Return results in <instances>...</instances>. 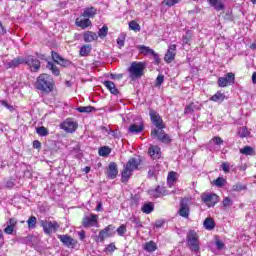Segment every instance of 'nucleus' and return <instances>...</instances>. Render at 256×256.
I'll list each match as a JSON object with an SVG mask.
<instances>
[{
    "mask_svg": "<svg viewBox=\"0 0 256 256\" xmlns=\"http://www.w3.org/2000/svg\"><path fill=\"white\" fill-rule=\"evenodd\" d=\"M58 239L66 246V247H75L77 242L75 239L71 238L69 235H59Z\"/></svg>",
    "mask_w": 256,
    "mask_h": 256,
    "instance_id": "aec40b11",
    "label": "nucleus"
},
{
    "mask_svg": "<svg viewBox=\"0 0 256 256\" xmlns=\"http://www.w3.org/2000/svg\"><path fill=\"white\" fill-rule=\"evenodd\" d=\"M46 67L47 69L52 71L53 75H55L56 77H59V74L61 72L59 71V68L57 67V65H55L53 62H47Z\"/></svg>",
    "mask_w": 256,
    "mask_h": 256,
    "instance_id": "72a5a7b5",
    "label": "nucleus"
},
{
    "mask_svg": "<svg viewBox=\"0 0 256 256\" xmlns=\"http://www.w3.org/2000/svg\"><path fill=\"white\" fill-rule=\"evenodd\" d=\"M15 227H17V219L10 218L7 223V227L4 229V233H6V235H13V231H15Z\"/></svg>",
    "mask_w": 256,
    "mask_h": 256,
    "instance_id": "412c9836",
    "label": "nucleus"
},
{
    "mask_svg": "<svg viewBox=\"0 0 256 256\" xmlns=\"http://www.w3.org/2000/svg\"><path fill=\"white\" fill-rule=\"evenodd\" d=\"M95 15H97V9L93 6L84 9L82 13V17H87L88 19L93 18Z\"/></svg>",
    "mask_w": 256,
    "mask_h": 256,
    "instance_id": "bb28decb",
    "label": "nucleus"
},
{
    "mask_svg": "<svg viewBox=\"0 0 256 256\" xmlns=\"http://www.w3.org/2000/svg\"><path fill=\"white\" fill-rule=\"evenodd\" d=\"M149 115L153 125H155L157 129H165V124L163 123V119L159 113H157L155 110H150Z\"/></svg>",
    "mask_w": 256,
    "mask_h": 256,
    "instance_id": "ddd939ff",
    "label": "nucleus"
},
{
    "mask_svg": "<svg viewBox=\"0 0 256 256\" xmlns=\"http://www.w3.org/2000/svg\"><path fill=\"white\" fill-rule=\"evenodd\" d=\"M100 130H101V132H102L104 135H107V136L111 135V128H107V127H105V126H101V127H100Z\"/></svg>",
    "mask_w": 256,
    "mask_h": 256,
    "instance_id": "5fc2aeb1",
    "label": "nucleus"
},
{
    "mask_svg": "<svg viewBox=\"0 0 256 256\" xmlns=\"http://www.w3.org/2000/svg\"><path fill=\"white\" fill-rule=\"evenodd\" d=\"M223 207L225 209H229V207L233 206V200L230 197H225L222 201Z\"/></svg>",
    "mask_w": 256,
    "mask_h": 256,
    "instance_id": "c03bdc74",
    "label": "nucleus"
},
{
    "mask_svg": "<svg viewBox=\"0 0 256 256\" xmlns=\"http://www.w3.org/2000/svg\"><path fill=\"white\" fill-rule=\"evenodd\" d=\"M33 147L34 149H41V142H39V140H35L33 142Z\"/></svg>",
    "mask_w": 256,
    "mask_h": 256,
    "instance_id": "0e129e2a",
    "label": "nucleus"
},
{
    "mask_svg": "<svg viewBox=\"0 0 256 256\" xmlns=\"http://www.w3.org/2000/svg\"><path fill=\"white\" fill-rule=\"evenodd\" d=\"M27 224H28V228H29V229H35V227H37V217L31 216V217L27 220Z\"/></svg>",
    "mask_w": 256,
    "mask_h": 256,
    "instance_id": "79ce46f5",
    "label": "nucleus"
},
{
    "mask_svg": "<svg viewBox=\"0 0 256 256\" xmlns=\"http://www.w3.org/2000/svg\"><path fill=\"white\" fill-rule=\"evenodd\" d=\"M187 247L192 253H201V242L199 241V234L195 230H190L186 236Z\"/></svg>",
    "mask_w": 256,
    "mask_h": 256,
    "instance_id": "7ed1b4c3",
    "label": "nucleus"
},
{
    "mask_svg": "<svg viewBox=\"0 0 256 256\" xmlns=\"http://www.w3.org/2000/svg\"><path fill=\"white\" fill-rule=\"evenodd\" d=\"M95 111V107L93 106H79L77 108L78 113H93Z\"/></svg>",
    "mask_w": 256,
    "mask_h": 256,
    "instance_id": "e433bc0d",
    "label": "nucleus"
},
{
    "mask_svg": "<svg viewBox=\"0 0 256 256\" xmlns=\"http://www.w3.org/2000/svg\"><path fill=\"white\" fill-rule=\"evenodd\" d=\"M137 49L139 50L141 55H155V51L148 46L138 45Z\"/></svg>",
    "mask_w": 256,
    "mask_h": 256,
    "instance_id": "cd10ccee",
    "label": "nucleus"
},
{
    "mask_svg": "<svg viewBox=\"0 0 256 256\" xmlns=\"http://www.w3.org/2000/svg\"><path fill=\"white\" fill-rule=\"evenodd\" d=\"M240 153L242 155H255V149L251 146H245L244 148L240 149Z\"/></svg>",
    "mask_w": 256,
    "mask_h": 256,
    "instance_id": "58836bf2",
    "label": "nucleus"
},
{
    "mask_svg": "<svg viewBox=\"0 0 256 256\" xmlns=\"http://www.w3.org/2000/svg\"><path fill=\"white\" fill-rule=\"evenodd\" d=\"M99 36L95 32L87 31L83 34V39L85 43H93V41H97Z\"/></svg>",
    "mask_w": 256,
    "mask_h": 256,
    "instance_id": "393cba45",
    "label": "nucleus"
},
{
    "mask_svg": "<svg viewBox=\"0 0 256 256\" xmlns=\"http://www.w3.org/2000/svg\"><path fill=\"white\" fill-rule=\"evenodd\" d=\"M103 85L110 91L112 95H119V90L115 86V83L111 81H104Z\"/></svg>",
    "mask_w": 256,
    "mask_h": 256,
    "instance_id": "a878e982",
    "label": "nucleus"
},
{
    "mask_svg": "<svg viewBox=\"0 0 256 256\" xmlns=\"http://www.w3.org/2000/svg\"><path fill=\"white\" fill-rule=\"evenodd\" d=\"M113 235H115V226L108 225L99 232L97 241L98 243H103L107 237H113Z\"/></svg>",
    "mask_w": 256,
    "mask_h": 256,
    "instance_id": "6e6552de",
    "label": "nucleus"
},
{
    "mask_svg": "<svg viewBox=\"0 0 256 256\" xmlns=\"http://www.w3.org/2000/svg\"><path fill=\"white\" fill-rule=\"evenodd\" d=\"M234 84H235V74L232 72L227 73L225 77L218 78L219 87H228V85H234Z\"/></svg>",
    "mask_w": 256,
    "mask_h": 256,
    "instance_id": "9b49d317",
    "label": "nucleus"
},
{
    "mask_svg": "<svg viewBox=\"0 0 256 256\" xmlns=\"http://www.w3.org/2000/svg\"><path fill=\"white\" fill-rule=\"evenodd\" d=\"M52 59L55 63L61 65L62 67H69V65H71V62L69 60L61 57V55H59V53L57 52L52 51Z\"/></svg>",
    "mask_w": 256,
    "mask_h": 256,
    "instance_id": "6ab92c4d",
    "label": "nucleus"
},
{
    "mask_svg": "<svg viewBox=\"0 0 256 256\" xmlns=\"http://www.w3.org/2000/svg\"><path fill=\"white\" fill-rule=\"evenodd\" d=\"M144 251H147L148 253H153L157 251V243L154 241L146 242L143 246Z\"/></svg>",
    "mask_w": 256,
    "mask_h": 256,
    "instance_id": "c756f323",
    "label": "nucleus"
},
{
    "mask_svg": "<svg viewBox=\"0 0 256 256\" xmlns=\"http://www.w3.org/2000/svg\"><path fill=\"white\" fill-rule=\"evenodd\" d=\"M153 209H155V206L153 205V203L149 202V203H145L142 206L141 211L146 213V215H149L150 213H153Z\"/></svg>",
    "mask_w": 256,
    "mask_h": 256,
    "instance_id": "f704fd0d",
    "label": "nucleus"
},
{
    "mask_svg": "<svg viewBox=\"0 0 256 256\" xmlns=\"http://www.w3.org/2000/svg\"><path fill=\"white\" fill-rule=\"evenodd\" d=\"M131 79H140L145 71V63L143 62H133L128 69Z\"/></svg>",
    "mask_w": 256,
    "mask_h": 256,
    "instance_id": "20e7f679",
    "label": "nucleus"
},
{
    "mask_svg": "<svg viewBox=\"0 0 256 256\" xmlns=\"http://www.w3.org/2000/svg\"><path fill=\"white\" fill-rule=\"evenodd\" d=\"M106 175L108 179H116L119 175V168H117V163L112 162L109 164Z\"/></svg>",
    "mask_w": 256,
    "mask_h": 256,
    "instance_id": "a211bd4d",
    "label": "nucleus"
},
{
    "mask_svg": "<svg viewBox=\"0 0 256 256\" xmlns=\"http://www.w3.org/2000/svg\"><path fill=\"white\" fill-rule=\"evenodd\" d=\"M24 63L25 65L28 66V69L32 72V73H37V71H39V69H41V62L39 61V59L35 58L34 56H27L24 58Z\"/></svg>",
    "mask_w": 256,
    "mask_h": 256,
    "instance_id": "423d86ee",
    "label": "nucleus"
},
{
    "mask_svg": "<svg viewBox=\"0 0 256 256\" xmlns=\"http://www.w3.org/2000/svg\"><path fill=\"white\" fill-rule=\"evenodd\" d=\"M182 41L184 45L189 44V41H191V33L187 32L186 35L183 36Z\"/></svg>",
    "mask_w": 256,
    "mask_h": 256,
    "instance_id": "864d4df0",
    "label": "nucleus"
},
{
    "mask_svg": "<svg viewBox=\"0 0 256 256\" xmlns=\"http://www.w3.org/2000/svg\"><path fill=\"white\" fill-rule=\"evenodd\" d=\"M150 197H154V199H158V197H165L167 195V190L163 186H157L155 189H150L148 191Z\"/></svg>",
    "mask_w": 256,
    "mask_h": 256,
    "instance_id": "dca6fc26",
    "label": "nucleus"
},
{
    "mask_svg": "<svg viewBox=\"0 0 256 256\" xmlns=\"http://www.w3.org/2000/svg\"><path fill=\"white\" fill-rule=\"evenodd\" d=\"M163 81H165V76L158 75L156 78V87H161V85H163Z\"/></svg>",
    "mask_w": 256,
    "mask_h": 256,
    "instance_id": "603ef678",
    "label": "nucleus"
},
{
    "mask_svg": "<svg viewBox=\"0 0 256 256\" xmlns=\"http://www.w3.org/2000/svg\"><path fill=\"white\" fill-rule=\"evenodd\" d=\"M129 133H141L143 131V123L139 124H131L130 127L128 128Z\"/></svg>",
    "mask_w": 256,
    "mask_h": 256,
    "instance_id": "7c9ffc66",
    "label": "nucleus"
},
{
    "mask_svg": "<svg viewBox=\"0 0 256 256\" xmlns=\"http://www.w3.org/2000/svg\"><path fill=\"white\" fill-rule=\"evenodd\" d=\"M216 247H217V249H223V247H225V243H223L222 241H220V240H217L216 241Z\"/></svg>",
    "mask_w": 256,
    "mask_h": 256,
    "instance_id": "bf43d9fd",
    "label": "nucleus"
},
{
    "mask_svg": "<svg viewBox=\"0 0 256 256\" xmlns=\"http://www.w3.org/2000/svg\"><path fill=\"white\" fill-rule=\"evenodd\" d=\"M55 83L49 74H40L36 81V88L44 93H51Z\"/></svg>",
    "mask_w": 256,
    "mask_h": 256,
    "instance_id": "f03ea898",
    "label": "nucleus"
},
{
    "mask_svg": "<svg viewBox=\"0 0 256 256\" xmlns=\"http://www.w3.org/2000/svg\"><path fill=\"white\" fill-rule=\"evenodd\" d=\"M76 27H80L81 29H87V27H91L92 22L89 18L83 17V14L76 18L75 20Z\"/></svg>",
    "mask_w": 256,
    "mask_h": 256,
    "instance_id": "f3484780",
    "label": "nucleus"
},
{
    "mask_svg": "<svg viewBox=\"0 0 256 256\" xmlns=\"http://www.w3.org/2000/svg\"><path fill=\"white\" fill-rule=\"evenodd\" d=\"M181 0H164L163 5H167V7H173V5H177Z\"/></svg>",
    "mask_w": 256,
    "mask_h": 256,
    "instance_id": "09e8293b",
    "label": "nucleus"
},
{
    "mask_svg": "<svg viewBox=\"0 0 256 256\" xmlns=\"http://www.w3.org/2000/svg\"><path fill=\"white\" fill-rule=\"evenodd\" d=\"M42 227L46 235H51L59 229V223L57 221H42Z\"/></svg>",
    "mask_w": 256,
    "mask_h": 256,
    "instance_id": "9d476101",
    "label": "nucleus"
},
{
    "mask_svg": "<svg viewBox=\"0 0 256 256\" xmlns=\"http://www.w3.org/2000/svg\"><path fill=\"white\" fill-rule=\"evenodd\" d=\"M175 181H177V172H169L167 177V183L169 187H172L174 185Z\"/></svg>",
    "mask_w": 256,
    "mask_h": 256,
    "instance_id": "c9c22d12",
    "label": "nucleus"
},
{
    "mask_svg": "<svg viewBox=\"0 0 256 256\" xmlns=\"http://www.w3.org/2000/svg\"><path fill=\"white\" fill-rule=\"evenodd\" d=\"M117 44L120 46V47H123V45H125V38L124 37H119L117 39Z\"/></svg>",
    "mask_w": 256,
    "mask_h": 256,
    "instance_id": "13d9d810",
    "label": "nucleus"
},
{
    "mask_svg": "<svg viewBox=\"0 0 256 256\" xmlns=\"http://www.w3.org/2000/svg\"><path fill=\"white\" fill-rule=\"evenodd\" d=\"M117 233L120 237H123V235H125L127 233V226H125V224H122L118 229H117Z\"/></svg>",
    "mask_w": 256,
    "mask_h": 256,
    "instance_id": "de8ad7c7",
    "label": "nucleus"
},
{
    "mask_svg": "<svg viewBox=\"0 0 256 256\" xmlns=\"http://www.w3.org/2000/svg\"><path fill=\"white\" fill-rule=\"evenodd\" d=\"M175 55H177V45L171 44L164 56L165 63H173L175 61Z\"/></svg>",
    "mask_w": 256,
    "mask_h": 256,
    "instance_id": "4468645a",
    "label": "nucleus"
},
{
    "mask_svg": "<svg viewBox=\"0 0 256 256\" xmlns=\"http://www.w3.org/2000/svg\"><path fill=\"white\" fill-rule=\"evenodd\" d=\"M152 56L154 57V60L157 63V65H159L161 63V59L159 58V54L154 52V54H152Z\"/></svg>",
    "mask_w": 256,
    "mask_h": 256,
    "instance_id": "680f3d73",
    "label": "nucleus"
},
{
    "mask_svg": "<svg viewBox=\"0 0 256 256\" xmlns=\"http://www.w3.org/2000/svg\"><path fill=\"white\" fill-rule=\"evenodd\" d=\"M252 83H254V85H256V72H253V74H252Z\"/></svg>",
    "mask_w": 256,
    "mask_h": 256,
    "instance_id": "774afa93",
    "label": "nucleus"
},
{
    "mask_svg": "<svg viewBox=\"0 0 256 256\" xmlns=\"http://www.w3.org/2000/svg\"><path fill=\"white\" fill-rule=\"evenodd\" d=\"M221 167H222V171H224V173H229V170L231 169V163L223 162L221 164Z\"/></svg>",
    "mask_w": 256,
    "mask_h": 256,
    "instance_id": "8fccbe9b",
    "label": "nucleus"
},
{
    "mask_svg": "<svg viewBox=\"0 0 256 256\" xmlns=\"http://www.w3.org/2000/svg\"><path fill=\"white\" fill-rule=\"evenodd\" d=\"M201 199L207 207H215L219 203V197L215 193L204 192L201 195Z\"/></svg>",
    "mask_w": 256,
    "mask_h": 256,
    "instance_id": "39448f33",
    "label": "nucleus"
},
{
    "mask_svg": "<svg viewBox=\"0 0 256 256\" xmlns=\"http://www.w3.org/2000/svg\"><path fill=\"white\" fill-rule=\"evenodd\" d=\"M224 99H226L225 93H222L221 91L216 92L210 97V101H214V103H223Z\"/></svg>",
    "mask_w": 256,
    "mask_h": 256,
    "instance_id": "c85d7f7f",
    "label": "nucleus"
},
{
    "mask_svg": "<svg viewBox=\"0 0 256 256\" xmlns=\"http://www.w3.org/2000/svg\"><path fill=\"white\" fill-rule=\"evenodd\" d=\"M82 225L86 229L89 227H99V216L91 213L90 215L84 216L82 219Z\"/></svg>",
    "mask_w": 256,
    "mask_h": 256,
    "instance_id": "0eeeda50",
    "label": "nucleus"
},
{
    "mask_svg": "<svg viewBox=\"0 0 256 256\" xmlns=\"http://www.w3.org/2000/svg\"><path fill=\"white\" fill-rule=\"evenodd\" d=\"M78 236H79V239H80L81 241H83V240L85 239V237H86L85 231H84V230L79 231V232H78Z\"/></svg>",
    "mask_w": 256,
    "mask_h": 256,
    "instance_id": "052dcab7",
    "label": "nucleus"
},
{
    "mask_svg": "<svg viewBox=\"0 0 256 256\" xmlns=\"http://www.w3.org/2000/svg\"><path fill=\"white\" fill-rule=\"evenodd\" d=\"M107 33H109V28L107 26H103L99 32H98V36L103 39V37H107Z\"/></svg>",
    "mask_w": 256,
    "mask_h": 256,
    "instance_id": "a18cd8bd",
    "label": "nucleus"
},
{
    "mask_svg": "<svg viewBox=\"0 0 256 256\" xmlns=\"http://www.w3.org/2000/svg\"><path fill=\"white\" fill-rule=\"evenodd\" d=\"M23 63H25V57H17L9 62H6V65L10 69H15V67H19L20 65H23Z\"/></svg>",
    "mask_w": 256,
    "mask_h": 256,
    "instance_id": "5701e85b",
    "label": "nucleus"
},
{
    "mask_svg": "<svg viewBox=\"0 0 256 256\" xmlns=\"http://www.w3.org/2000/svg\"><path fill=\"white\" fill-rule=\"evenodd\" d=\"M91 53V45H84L80 48V56L87 57Z\"/></svg>",
    "mask_w": 256,
    "mask_h": 256,
    "instance_id": "4c0bfd02",
    "label": "nucleus"
},
{
    "mask_svg": "<svg viewBox=\"0 0 256 256\" xmlns=\"http://www.w3.org/2000/svg\"><path fill=\"white\" fill-rule=\"evenodd\" d=\"M148 153L152 159L161 158V148H159V146L151 145L148 149Z\"/></svg>",
    "mask_w": 256,
    "mask_h": 256,
    "instance_id": "4be33fe9",
    "label": "nucleus"
},
{
    "mask_svg": "<svg viewBox=\"0 0 256 256\" xmlns=\"http://www.w3.org/2000/svg\"><path fill=\"white\" fill-rule=\"evenodd\" d=\"M129 28L132 31H135V33H139V31H141V25H139V23H137L135 20L129 22Z\"/></svg>",
    "mask_w": 256,
    "mask_h": 256,
    "instance_id": "ea45409f",
    "label": "nucleus"
},
{
    "mask_svg": "<svg viewBox=\"0 0 256 256\" xmlns=\"http://www.w3.org/2000/svg\"><path fill=\"white\" fill-rule=\"evenodd\" d=\"M243 189H245V186L241 184H236L232 187V191H243Z\"/></svg>",
    "mask_w": 256,
    "mask_h": 256,
    "instance_id": "6e6d98bb",
    "label": "nucleus"
},
{
    "mask_svg": "<svg viewBox=\"0 0 256 256\" xmlns=\"http://www.w3.org/2000/svg\"><path fill=\"white\" fill-rule=\"evenodd\" d=\"M215 185L216 187H223L225 185V183H227V180H225V178L223 177H219L215 180Z\"/></svg>",
    "mask_w": 256,
    "mask_h": 256,
    "instance_id": "49530a36",
    "label": "nucleus"
},
{
    "mask_svg": "<svg viewBox=\"0 0 256 256\" xmlns=\"http://www.w3.org/2000/svg\"><path fill=\"white\" fill-rule=\"evenodd\" d=\"M210 143H215V145H223V139L219 136H215L210 140Z\"/></svg>",
    "mask_w": 256,
    "mask_h": 256,
    "instance_id": "3c124183",
    "label": "nucleus"
},
{
    "mask_svg": "<svg viewBox=\"0 0 256 256\" xmlns=\"http://www.w3.org/2000/svg\"><path fill=\"white\" fill-rule=\"evenodd\" d=\"M98 155L100 157H109V155H111V148L109 146L100 147L98 150Z\"/></svg>",
    "mask_w": 256,
    "mask_h": 256,
    "instance_id": "473e14b6",
    "label": "nucleus"
},
{
    "mask_svg": "<svg viewBox=\"0 0 256 256\" xmlns=\"http://www.w3.org/2000/svg\"><path fill=\"white\" fill-rule=\"evenodd\" d=\"M111 137H119V131L110 129Z\"/></svg>",
    "mask_w": 256,
    "mask_h": 256,
    "instance_id": "69168bd1",
    "label": "nucleus"
},
{
    "mask_svg": "<svg viewBox=\"0 0 256 256\" xmlns=\"http://www.w3.org/2000/svg\"><path fill=\"white\" fill-rule=\"evenodd\" d=\"M139 165H141V159L139 158H130L128 162L124 165L122 173H121V181L122 183H127L131 176L133 175V171L139 169Z\"/></svg>",
    "mask_w": 256,
    "mask_h": 256,
    "instance_id": "f257e3e1",
    "label": "nucleus"
},
{
    "mask_svg": "<svg viewBox=\"0 0 256 256\" xmlns=\"http://www.w3.org/2000/svg\"><path fill=\"white\" fill-rule=\"evenodd\" d=\"M238 135L241 137V139L249 136V130L247 127L243 126L238 129Z\"/></svg>",
    "mask_w": 256,
    "mask_h": 256,
    "instance_id": "37998d69",
    "label": "nucleus"
},
{
    "mask_svg": "<svg viewBox=\"0 0 256 256\" xmlns=\"http://www.w3.org/2000/svg\"><path fill=\"white\" fill-rule=\"evenodd\" d=\"M164 224H165V222H164L163 220H158V221H156V227H157V228L163 227Z\"/></svg>",
    "mask_w": 256,
    "mask_h": 256,
    "instance_id": "338daca9",
    "label": "nucleus"
},
{
    "mask_svg": "<svg viewBox=\"0 0 256 256\" xmlns=\"http://www.w3.org/2000/svg\"><path fill=\"white\" fill-rule=\"evenodd\" d=\"M60 127L66 131V133H75L77 131V127L79 125L76 121H73V119H67L63 123L60 124Z\"/></svg>",
    "mask_w": 256,
    "mask_h": 256,
    "instance_id": "f8f14e48",
    "label": "nucleus"
},
{
    "mask_svg": "<svg viewBox=\"0 0 256 256\" xmlns=\"http://www.w3.org/2000/svg\"><path fill=\"white\" fill-rule=\"evenodd\" d=\"M210 7H213L216 11H223L225 9V0H208Z\"/></svg>",
    "mask_w": 256,
    "mask_h": 256,
    "instance_id": "b1692460",
    "label": "nucleus"
},
{
    "mask_svg": "<svg viewBox=\"0 0 256 256\" xmlns=\"http://www.w3.org/2000/svg\"><path fill=\"white\" fill-rule=\"evenodd\" d=\"M180 217H184V219L189 218L190 208H189V200L182 199L180 202V209L178 211Z\"/></svg>",
    "mask_w": 256,
    "mask_h": 256,
    "instance_id": "2eb2a0df",
    "label": "nucleus"
},
{
    "mask_svg": "<svg viewBox=\"0 0 256 256\" xmlns=\"http://www.w3.org/2000/svg\"><path fill=\"white\" fill-rule=\"evenodd\" d=\"M36 133H37L40 137H47V135H49V130H48L47 128H45V126L37 127V128H36Z\"/></svg>",
    "mask_w": 256,
    "mask_h": 256,
    "instance_id": "a19ab883",
    "label": "nucleus"
},
{
    "mask_svg": "<svg viewBox=\"0 0 256 256\" xmlns=\"http://www.w3.org/2000/svg\"><path fill=\"white\" fill-rule=\"evenodd\" d=\"M115 249H117V247L113 243H111L110 245L107 246V251H109L110 253H113V251H115Z\"/></svg>",
    "mask_w": 256,
    "mask_h": 256,
    "instance_id": "4d7b16f0",
    "label": "nucleus"
},
{
    "mask_svg": "<svg viewBox=\"0 0 256 256\" xmlns=\"http://www.w3.org/2000/svg\"><path fill=\"white\" fill-rule=\"evenodd\" d=\"M184 113L186 115H189V113H193V107L191 105L187 106L184 110Z\"/></svg>",
    "mask_w": 256,
    "mask_h": 256,
    "instance_id": "e2e57ef3",
    "label": "nucleus"
},
{
    "mask_svg": "<svg viewBox=\"0 0 256 256\" xmlns=\"http://www.w3.org/2000/svg\"><path fill=\"white\" fill-rule=\"evenodd\" d=\"M151 137L153 139H158V141H161L162 143H170L171 142V138L169 137V135H167L165 133V131H163V129H154L151 132Z\"/></svg>",
    "mask_w": 256,
    "mask_h": 256,
    "instance_id": "1a4fd4ad",
    "label": "nucleus"
},
{
    "mask_svg": "<svg viewBox=\"0 0 256 256\" xmlns=\"http://www.w3.org/2000/svg\"><path fill=\"white\" fill-rule=\"evenodd\" d=\"M203 225L207 231H213L215 229V220L213 218H206Z\"/></svg>",
    "mask_w": 256,
    "mask_h": 256,
    "instance_id": "2f4dec72",
    "label": "nucleus"
}]
</instances>
